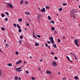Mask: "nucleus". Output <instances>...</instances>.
I'll use <instances>...</instances> for the list:
<instances>
[{"label": "nucleus", "mask_w": 80, "mask_h": 80, "mask_svg": "<svg viewBox=\"0 0 80 80\" xmlns=\"http://www.w3.org/2000/svg\"><path fill=\"white\" fill-rule=\"evenodd\" d=\"M78 12L75 9H73L71 11V17H73V14L75 13H78Z\"/></svg>", "instance_id": "obj_1"}, {"label": "nucleus", "mask_w": 80, "mask_h": 80, "mask_svg": "<svg viewBox=\"0 0 80 80\" xmlns=\"http://www.w3.org/2000/svg\"><path fill=\"white\" fill-rule=\"evenodd\" d=\"M52 65L54 67H55L57 65V63L55 61H52Z\"/></svg>", "instance_id": "obj_2"}, {"label": "nucleus", "mask_w": 80, "mask_h": 80, "mask_svg": "<svg viewBox=\"0 0 80 80\" xmlns=\"http://www.w3.org/2000/svg\"><path fill=\"white\" fill-rule=\"evenodd\" d=\"M7 6L8 8H10V7L11 8H13V6L12 5V4H7Z\"/></svg>", "instance_id": "obj_3"}, {"label": "nucleus", "mask_w": 80, "mask_h": 80, "mask_svg": "<svg viewBox=\"0 0 80 80\" xmlns=\"http://www.w3.org/2000/svg\"><path fill=\"white\" fill-rule=\"evenodd\" d=\"M74 42L75 43V44L76 46H79V45L78 44V40L75 39L74 40Z\"/></svg>", "instance_id": "obj_4"}, {"label": "nucleus", "mask_w": 80, "mask_h": 80, "mask_svg": "<svg viewBox=\"0 0 80 80\" xmlns=\"http://www.w3.org/2000/svg\"><path fill=\"white\" fill-rule=\"evenodd\" d=\"M46 73H47L48 74H52V72H51V71L47 70L46 71Z\"/></svg>", "instance_id": "obj_5"}, {"label": "nucleus", "mask_w": 80, "mask_h": 80, "mask_svg": "<svg viewBox=\"0 0 80 80\" xmlns=\"http://www.w3.org/2000/svg\"><path fill=\"white\" fill-rule=\"evenodd\" d=\"M22 60H20L16 62V64H19L20 63H22Z\"/></svg>", "instance_id": "obj_6"}, {"label": "nucleus", "mask_w": 80, "mask_h": 80, "mask_svg": "<svg viewBox=\"0 0 80 80\" xmlns=\"http://www.w3.org/2000/svg\"><path fill=\"white\" fill-rule=\"evenodd\" d=\"M41 11L42 12H45L46 11H45V8H43V9H41Z\"/></svg>", "instance_id": "obj_7"}, {"label": "nucleus", "mask_w": 80, "mask_h": 80, "mask_svg": "<svg viewBox=\"0 0 80 80\" xmlns=\"http://www.w3.org/2000/svg\"><path fill=\"white\" fill-rule=\"evenodd\" d=\"M7 65L9 66V67H12V63H8Z\"/></svg>", "instance_id": "obj_8"}, {"label": "nucleus", "mask_w": 80, "mask_h": 80, "mask_svg": "<svg viewBox=\"0 0 80 80\" xmlns=\"http://www.w3.org/2000/svg\"><path fill=\"white\" fill-rule=\"evenodd\" d=\"M66 58L68 60V61H70V58H69V57L67 56L66 57Z\"/></svg>", "instance_id": "obj_9"}, {"label": "nucleus", "mask_w": 80, "mask_h": 80, "mask_svg": "<svg viewBox=\"0 0 80 80\" xmlns=\"http://www.w3.org/2000/svg\"><path fill=\"white\" fill-rule=\"evenodd\" d=\"M25 14H26V15H30V12H26Z\"/></svg>", "instance_id": "obj_10"}, {"label": "nucleus", "mask_w": 80, "mask_h": 80, "mask_svg": "<svg viewBox=\"0 0 80 80\" xmlns=\"http://www.w3.org/2000/svg\"><path fill=\"white\" fill-rule=\"evenodd\" d=\"M50 39L51 40H53V37H50Z\"/></svg>", "instance_id": "obj_11"}, {"label": "nucleus", "mask_w": 80, "mask_h": 80, "mask_svg": "<svg viewBox=\"0 0 80 80\" xmlns=\"http://www.w3.org/2000/svg\"><path fill=\"white\" fill-rule=\"evenodd\" d=\"M1 15L2 17H5V14L3 13L1 14Z\"/></svg>", "instance_id": "obj_12"}, {"label": "nucleus", "mask_w": 80, "mask_h": 80, "mask_svg": "<svg viewBox=\"0 0 80 80\" xmlns=\"http://www.w3.org/2000/svg\"><path fill=\"white\" fill-rule=\"evenodd\" d=\"M53 47H54V48H57V45L55 44H54L53 45Z\"/></svg>", "instance_id": "obj_13"}, {"label": "nucleus", "mask_w": 80, "mask_h": 80, "mask_svg": "<svg viewBox=\"0 0 80 80\" xmlns=\"http://www.w3.org/2000/svg\"><path fill=\"white\" fill-rule=\"evenodd\" d=\"M48 20H52V18H51V17H50V16H48Z\"/></svg>", "instance_id": "obj_14"}, {"label": "nucleus", "mask_w": 80, "mask_h": 80, "mask_svg": "<svg viewBox=\"0 0 80 80\" xmlns=\"http://www.w3.org/2000/svg\"><path fill=\"white\" fill-rule=\"evenodd\" d=\"M18 77H15V80H18Z\"/></svg>", "instance_id": "obj_15"}, {"label": "nucleus", "mask_w": 80, "mask_h": 80, "mask_svg": "<svg viewBox=\"0 0 80 80\" xmlns=\"http://www.w3.org/2000/svg\"><path fill=\"white\" fill-rule=\"evenodd\" d=\"M50 23H53V24H54V23H55V22H54V21H52L50 22Z\"/></svg>", "instance_id": "obj_16"}, {"label": "nucleus", "mask_w": 80, "mask_h": 80, "mask_svg": "<svg viewBox=\"0 0 80 80\" xmlns=\"http://www.w3.org/2000/svg\"><path fill=\"white\" fill-rule=\"evenodd\" d=\"M2 76V71L0 69V77Z\"/></svg>", "instance_id": "obj_17"}, {"label": "nucleus", "mask_w": 80, "mask_h": 80, "mask_svg": "<svg viewBox=\"0 0 80 80\" xmlns=\"http://www.w3.org/2000/svg\"><path fill=\"white\" fill-rule=\"evenodd\" d=\"M17 26L18 28H20V26H19V25H18V24H17Z\"/></svg>", "instance_id": "obj_18"}, {"label": "nucleus", "mask_w": 80, "mask_h": 80, "mask_svg": "<svg viewBox=\"0 0 80 80\" xmlns=\"http://www.w3.org/2000/svg\"><path fill=\"white\" fill-rule=\"evenodd\" d=\"M46 9H49V8H50V7L48 6H46Z\"/></svg>", "instance_id": "obj_19"}, {"label": "nucleus", "mask_w": 80, "mask_h": 80, "mask_svg": "<svg viewBox=\"0 0 80 80\" xmlns=\"http://www.w3.org/2000/svg\"><path fill=\"white\" fill-rule=\"evenodd\" d=\"M19 22H22V19L20 18L18 20Z\"/></svg>", "instance_id": "obj_20"}, {"label": "nucleus", "mask_w": 80, "mask_h": 80, "mask_svg": "<svg viewBox=\"0 0 80 80\" xmlns=\"http://www.w3.org/2000/svg\"><path fill=\"white\" fill-rule=\"evenodd\" d=\"M67 3H64L62 4V5L63 6H65V5H67Z\"/></svg>", "instance_id": "obj_21"}, {"label": "nucleus", "mask_w": 80, "mask_h": 80, "mask_svg": "<svg viewBox=\"0 0 80 80\" xmlns=\"http://www.w3.org/2000/svg\"><path fill=\"white\" fill-rule=\"evenodd\" d=\"M51 29L53 31V30H55V28L53 27H52L51 28Z\"/></svg>", "instance_id": "obj_22"}, {"label": "nucleus", "mask_w": 80, "mask_h": 80, "mask_svg": "<svg viewBox=\"0 0 80 80\" xmlns=\"http://www.w3.org/2000/svg\"><path fill=\"white\" fill-rule=\"evenodd\" d=\"M59 11L61 12L62 10V8H61L59 9Z\"/></svg>", "instance_id": "obj_23"}, {"label": "nucleus", "mask_w": 80, "mask_h": 80, "mask_svg": "<svg viewBox=\"0 0 80 80\" xmlns=\"http://www.w3.org/2000/svg\"><path fill=\"white\" fill-rule=\"evenodd\" d=\"M22 67H19V68H17L16 69L17 70H20V69H21V68H22Z\"/></svg>", "instance_id": "obj_24"}, {"label": "nucleus", "mask_w": 80, "mask_h": 80, "mask_svg": "<svg viewBox=\"0 0 80 80\" xmlns=\"http://www.w3.org/2000/svg\"><path fill=\"white\" fill-rule=\"evenodd\" d=\"M51 42L52 43H54V41H53V40H51Z\"/></svg>", "instance_id": "obj_25"}, {"label": "nucleus", "mask_w": 80, "mask_h": 80, "mask_svg": "<svg viewBox=\"0 0 80 80\" xmlns=\"http://www.w3.org/2000/svg\"><path fill=\"white\" fill-rule=\"evenodd\" d=\"M5 13L7 15V16H8V15H9V13H8V12H6Z\"/></svg>", "instance_id": "obj_26"}, {"label": "nucleus", "mask_w": 80, "mask_h": 80, "mask_svg": "<svg viewBox=\"0 0 80 80\" xmlns=\"http://www.w3.org/2000/svg\"><path fill=\"white\" fill-rule=\"evenodd\" d=\"M78 77L77 76H75V77H74V78L75 79H76V80H77V79H78Z\"/></svg>", "instance_id": "obj_27"}, {"label": "nucleus", "mask_w": 80, "mask_h": 80, "mask_svg": "<svg viewBox=\"0 0 80 80\" xmlns=\"http://www.w3.org/2000/svg\"><path fill=\"white\" fill-rule=\"evenodd\" d=\"M1 29L3 31H4V30H5V28L3 27H2L1 28Z\"/></svg>", "instance_id": "obj_28"}, {"label": "nucleus", "mask_w": 80, "mask_h": 80, "mask_svg": "<svg viewBox=\"0 0 80 80\" xmlns=\"http://www.w3.org/2000/svg\"><path fill=\"white\" fill-rule=\"evenodd\" d=\"M20 39H22L23 38V36L21 35L20 37Z\"/></svg>", "instance_id": "obj_29"}, {"label": "nucleus", "mask_w": 80, "mask_h": 80, "mask_svg": "<svg viewBox=\"0 0 80 80\" xmlns=\"http://www.w3.org/2000/svg\"><path fill=\"white\" fill-rule=\"evenodd\" d=\"M13 25L14 27H17V24H13Z\"/></svg>", "instance_id": "obj_30"}, {"label": "nucleus", "mask_w": 80, "mask_h": 80, "mask_svg": "<svg viewBox=\"0 0 80 80\" xmlns=\"http://www.w3.org/2000/svg\"><path fill=\"white\" fill-rule=\"evenodd\" d=\"M45 45L46 46V47L47 48V47H48V44H47V43H45Z\"/></svg>", "instance_id": "obj_31"}, {"label": "nucleus", "mask_w": 80, "mask_h": 80, "mask_svg": "<svg viewBox=\"0 0 80 80\" xmlns=\"http://www.w3.org/2000/svg\"><path fill=\"white\" fill-rule=\"evenodd\" d=\"M19 43H22V40H20L19 41Z\"/></svg>", "instance_id": "obj_32"}, {"label": "nucleus", "mask_w": 80, "mask_h": 80, "mask_svg": "<svg viewBox=\"0 0 80 80\" xmlns=\"http://www.w3.org/2000/svg\"><path fill=\"white\" fill-rule=\"evenodd\" d=\"M22 32V29H20V28H19V32Z\"/></svg>", "instance_id": "obj_33"}, {"label": "nucleus", "mask_w": 80, "mask_h": 80, "mask_svg": "<svg viewBox=\"0 0 80 80\" xmlns=\"http://www.w3.org/2000/svg\"><path fill=\"white\" fill-rule=\"evenodd\" d=\"M54 59L55 60H58V58H57V57L55 56L54 57Z\"/></svg>", "instance_id": "obj_34"}, {"label": "nucleus", "mask_w": 80, "mask_h": 80, "mask_svg": "<svg viewBox=\"0 0 80 80\" xmlns=\"http://www.w3.org/2000/svg\"><path fill=\"white\" fill-rule=\"evenodd\" d=\"M51 54H52V55H54V52L52 51L51 52Z\"/></svg>", "instance_id": "obj_35"}, {"label": "nucleus", "mask_w": 80, "mask_h": 80, "mask_svg": "<svg viewBox=\"0 0 80 80\" xmlns=\"http://www.w3.org/2000/svg\"><path fill=\"white\" fill-rule=\"evenodd\" d=\"M31 78L32 80H35V78L33 77H32Z\"/></svg>", "instance_id": "obj_36"}, {"label": "nucleus", "mask_w": 80, "mask_h": 80, "mask_svg": "<svg viewBox=\"0 0 80 80\" xmlns=\"http://www.w3.org/2000/svg\"><path fill=\"white\" fill-rule=\"evenodd\" d=\"M5 21H8V18H6L5 19Z\"/></svg>", "instance_id": "obj_37"}, {"label": "nucleus", "mask_w": 80, "mask_h": 80, "mask_svg": "<svg viewBox=\"0 0 80 80\" xmlns=\"http://www.w3.org/2000/svg\"><path fill=\"white\" fill-rule=\"evenodd\" d=\"M15 53L16 55H18V52L17 51Z\"/></svg>", "instance_id": "obj_38"}, {"label": "nucleus", "mask_w": 80, "mask_h": 80, "mask_svg": "<svg viewBox=\"0 0 80 80\" xmlns=\"http://www.w3.org/2000/svg\"><path fill=\"white\" fill-rule=\"evenodd\" d=\"M37 37H38V38H40V37H41V36H40V35H37Z\"/></svg>", "instance_id": "obj_39"}, {"label": "nucleus", "mask_w": 80, "mask_h": 80, "mask_svg": "<svg viewBox=\"0 0 80 80\" xmlns=\"http://www.w3.org/2000/svg\"><path fill=\"white\" fill-rule=\"evenodd\" d=\"M39 45V44L38 43H35V45L36 46H38Z\"/></svg>", "instance_id": "obj_40"}, {"label": "nucleus", "mask_w": 80, "mask_h": 80, "mask_svg": "<svg viewBox=\"0 0 80 80\" xmlns=\"http://www.w3.org/2000/svg\"><path fill=\"white\" fill-rule=\"evenodd\" d=\"M25 4H27V5L28 4V2H27V1H26L25 2Z\"/></svg>", "instance_id": "obj_41"}, {"label": "nucleus", "mask_w": 80, "mask_h": 80, "mask_svg": "<svg viewBox=\"0 0 80 80\" xmlns=\"http://www.w3.org/2000/svg\"><path fill=\"white\" fill-rule=\"evenodd\" d=\"M6 46L7 47H8V44H6Z\"/></svg>", "instance_id": "obj_42"}, {"label": "nucleus", "mask_w": 80, "mask_h": 80, "mask_svg": "<svg viewBox=\"0 0 80 80\" xmlns=\"http://www.w3.org/2000/svg\"><path fill=\"white\" fill-rule=\"evenodd\" d=\"M70 53H71V55H73L74 56V55H75L72 52H71Z\"/></svg>", "instance_id": "obj_43"}, {"label": "nucleus", "mask_w": 80, "mask_h": 80, "mask_svg": "<svg viewBox=\"0 0 80 80\" xmlns=\"http://www.w3.org/2000/svg\"><path fill=\"white\" fill-rule=\"evenodd\" d=\"M20 3H21V4H23V1H21L20 2Z\"/></svg>", "instance_id": "obj_44"}, {"label": "nucleus", "mask_w": 80, "mask_h": 80, "mask_svg": "<svg viewBox=\"0 0 80 80\" xmlns=\"http://www.w3.org/2000/svg\"><path fill=\"white\" fill-rule=\"evenodd\" d=\"M47 42L48 43H49V44H50V41H47Z\"/></svg>", "instance_id": "obj_45"}, {"label": "nucleus", "mask_w": 80, "mask_h": 80, "mask_svg": "<svg viewBox=\"0 0 80 80\" xmlns=\"http://www.w3.org/2000/svg\"><path fill=\"white\" fill-rule=\"evenodd\" d=\"M26 73L28 74V73H29V72H28V71H26Z\"/></svg>", "instance_id": "obj_46"}, {"label": "nucleus", "mask_w": 80, "mask_h": 80, "mask_svg": "<svg viewBox=\"0 0 80 80\" xmlns=\"http://www.w3.org/2000/svg\"><path fill=\"white\" fill-rule=\"evenodd\" d=\"M74 57H75V60H77V57H76V56L74 55Z\"/></svg>", "instance_id": "obj_47"}, {"label": "nucleus", "mask_w": 80, "mask_h": 80, "mask_svg": "<svg viewBox=\"0 0 80 80\" xmlns=\"http://www.w3.org/2000/svg\"><path fill=\"white\" fill-rule=\"evenodd\" d=\"M58 42H59V43L60 42V39H58Z\"/></svg>", "instance_id": "obj_48"}, {"label": "nucleus", "mask_w": 80, "mask_h": 80, "mask_svg": "<svg viewBox=\"0 0 80 80\" xmlns=\"http://www.w3.org/2000/svg\"><path fill=\"white\" fill-rule=\"evenodd\" d=\"M73 17L74 18V19H75L76 18H75V15H74L73 16Z\"/></svg>", "instance_id": "obj_49"}, {"label": "nucleus", "mask_w": 80, "mask_h": 80, "mask_svg": "<svg viewBox=\"0 0 80 80\" xmlns=\"http://www.w3.org/2000/svg\"><path fill=\"white\" fill-rule=\"evenodd\" d=\"M66 77H64L63 78V80H66Z\"/></svg>", "instance_id": "obj_50"}, {"label": "nucleus", "mask_w": 80, "mask_h": 80, "mask_svg": "<svg viewBox=\"0 0 80 80\" xmlns=\"http://www.w3.org/2000/svg\"><path fill=\"white\" fill-rule=\"evenodd\" d=\"M21 80V77H19L18 78V80Z\"/></svg>", "instance_id": "obj_51"}, {"label": "nucleus", "mask_w": 80, "mask_h": 80, "mask_svg": "<svg viewBox=\"0 0 80 80\" xmlns=\"http://www.w3.org/2000/svg\"><path fill=\"white\" fill-rule=\"evenodd\" d=\"M38 70H41V68H40V67H39V68H38Z\"/></svg>", "instance_id": "obj_52"}, {"label": "nucleus", "mask_w": 80, "mask_h": 80, "mask_svg": "<svg viewBox=\"0 0 80 80\" xmlns=\"http://www.w3.org/2000/svg\"><path fill=\"white\" fill-rule=\"evenodd\" d=\"M39 61H40V62H42V61H43V60H42V59H40Z\"/></svg>", "instance_id": "obj_53"}, {"label": "nucleus", "mask_w": 80, "mask_h": 80, "mask_svg": "<svg viewBox=\"0 0 80 80\" xmlns=\"http://www.w3.org/2000/svg\"><path fill=\"white\" fill-rule=\"evenodd\" d=\"M62 38H63V39H65V38L64 36H63Z\"/></svg>", "instance_id": "obj_54"}, {"label": "nucleus", "mask_w": 80, "mask_h": 80, "mask_svg": "<svg viewBox=\"0 0 80 80\" xmlns=\"http://www.w3.org/2000/svg\"><path fill=\"white\" fill-rule=\"evenodd\" d=\"M41 17V15L40 14L39 15H38V17Z\"/></svg>", "instance_id": "obj_55"}, {"label": "nucleus", "mask_w": 80, "mask_h": 80, "mask_svg": "<svg viewBox=\"0 0 80 80\" xmlns=\"http://www.w3.org/2000/svg\"><path fill=\"white\" fill-rule=\"evenodd\" d=\"M23 63L24 64H25V63H27V62L26 61H24L23 62Z\"/></svg>", "instance_id": "obj_56"}, {"label": "nucleus", "mask_w": 80, "mask_h": 80, "mask_svg": "<svg viewBox=\"0 0 80 80\" xmlns=\"http://www.w3.org/2000/svg\"><path fill=\"white\" fill-rule=\"evenodd\" d=\"M59 21H60V22H62V19H59Z\"/></svg>", "instance_id": "obj_57"}, {"label": "nucleus", "mask_w": 80, "mask_h": 80, "mask_svg": "<svg viewBox=\"0 0 80 80\" xmlns=\"http://www.w3.org/2000/svg\"><path fill=\"white\" fill-rule=\"evenodd\" d=\"M22 71L21 70H17V72H21Z\"/></svg>", "instance_id": "obj_58"}, {"label": "nucleus", "mask_w": 80, "mask_h": 80, "mask_svg": "<svg viewBox=\"0 0 80 80\" xmlns=\"http://www.w3.org/2000/svg\"><path fill=\"white\" fill-rule=\"evenodd\" d=\"M33 36H34V37L36 38H37V37H36V36H35L34 35H33Z\"/></svg>", "instance_id": "obj_59"}, {"label": "nucleus", "mask_w": 80, "mask_h": 80, "mask_svg": "<svg viewBox=\"0 0 80 80\" xmlns=\"http://www.w3.org/2000/svg\"><path fill=\"white\" fill-rule=\"evenodd\" d=\"M4 42H5V43H6V39L4 40Z\"/></svg>", "instance_id": "obj_60"}, {"label": "nucleus", "mask_w": 80, "mask_h": 80, "mask_svg": "<svg viewBox=\"0 0 80 80\" xmlns=\"http://www.w3.org/2000/svg\"><path fill=\"white\" fill-rule=\"evenodd\" d=\"M27 25L28 26V25H30L29 24H28V23L27 24Z\"/></svg>", "instance_id": "obj_61"}, {"label": "nucleus", "mask_w": 80, "mask_h": 80, "mask_svg": "<svg viewBox=\"0 0 80 80\" xmlns=\"http://www.w3.org/2000/svg\"><path fill=\"white\" fill-rule=\"evenodd\" d=\"M48 48H50V46H48Z\"/></svg>", "instance_id": "obj_62"}, {"label": "nucleus", "mask_w": 80, "mask_h": 80, "mask_svg": "<svg viewBox=\"0 0 80 80\" xmlns=\"http://www.w3.org/2000/svg\"><path fill=\"white\" fill-rule=\"evenodd\" d=\"M25 31H27V28H25Z\"/></svg>", "instance_id": "obj_63"}, {"label": "nucleus", "mask_w": 80, "mask_h": 80, "mask_svg": "<svg viewBox=\"0 0 80 80\" xmlns=\"http://www.w3.org/2000/svg\"><path fill=\"white\" fill-rule=\"evenodd\" d=\"M30 58H32L31 56H30Z\"/></svg>", "instance_id": "obj_64"}]
</instances>
